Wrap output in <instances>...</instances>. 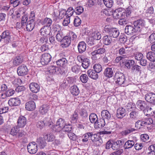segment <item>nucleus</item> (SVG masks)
<instances>
[{"label": "nucleus", "mask_w": 155, "mask_h": 155, "mask_svg": "<svg viewBox=\"0 0 155 155\" xmlns=\"http://www.w3.org/2000/svg\"><path fill=\"white\" fill-rule=\"evenodd\" d=\"M123 17L120 18L118 21V23L120 25H124L127 24L128 21L125 18Z\"/></svg>", "instance_id": "obj_55"}, {"label": "nucleus", "mask_w": 155, "mask_h": 155, "mask_svg": "<svg viewBox=\"0 0 155 155\" xmlns=\"http://www.w3.org/2000/svg\"><path fill=\"white\" fill-rule=\"evenodd\" d=\"M141 68L140 66L135 65L132 66V71L133 72H140L141 71Z\"/></svg>", "instance_id": "obj_57"}, {"label": "nucleus", "mask_w": 155, "mask_h": 155, "mask_svg": "<svg viewBox=\"0 0 155 155\" xmlns=\"http://www.w3.org/2000/svg\"><path fill=\"white\" fill-rule=\"evenodd\" d=\"M52 121L50 118L45 117L43 120H39L36 124V126L40 129L43 128L45 126H50L52 124Z\"/></svg>", "instance_id": "obj_4"}, {"label": "nucleus", "mask_w": 155, "mask_h": 155, "mask_svg": "<svg viewBox=\"0 0 155 155\" xmlns=\"http://www.w3.org/2000/svg\"><path fill=\"white\" fill-rule=\"evenodd\" d=\"M134 144L135 143L134 140H128L126 142L125 141L124 147L125 149H129L132 148Z\"/></svg>", "instance_id": "obj_35"}, {"label": "nucleus", "mask_w": 155, "mask_h": 155, "mask_svg": "<svg viewBox=\"0 0 155 155\" xmlns=\"http://www.w3.org/2000/svg\"><path fill=\"white\" fill-rule=\"evenodd\" d=\"M44 138L45 140H46L48 142L53 141L55 139V136L52 134H51L49 135L46 134L44 135Z\"/></svg>", "instance_id": "obj_41"}, {"label": "nucleus", "mask_w": 155, "mask_h": 155, "mask_svg": "<svg viewBox=\"0 0 155 155\" xmlns=\"http://www.w3.org/2000/svg\"><path fill=\"white\" fill-rule=\"evenodd\" d=\"M103 44L106 45H109L111 44L112 39L109 35H106L103 37Z\"/></svg>", "instance_id": "obj_29"}, {"label": "nucleus", "mask_w": 155, "mask_h": 155, "mask_svg": "<svg viewBox=\"0 0 155 155\" xmlns=\"http://www.w3.org/2000/svg\"><path fill=\"white\" fill-rule=\"evenodd\" d=\"M134 26L127 25L125 28V32L128 35H133L134 33L137 32Z\"/></svg>", "instance_id": "obj_11"}, {"label": "nucleus", "mask_w": 155, "mask_h": 155, "mask_svg": "<svg viewBox=\"0 0 155 155\" xmlns=\"http://www.w3.org/2000/svg\"><path fill=\"white\" fill-rule=\"evenodd\" d=\"M17 71L19 76H23L27 74L28 70L26 65L22 64L18 68Z\"/></svg>", "instance_id": "obj_9"}, {"label": "nucleus", "mask_w": 155, "mask_h": 155, "mask_svg": "<svg viewBox=\"0 0 155 155\" xmlns=\"http://www.w3.org/2000/svg\"><path fill=\"white\" fill-rule=\"evenodd\" d=\"M145 99L148 102L155 103V94L153 93L147 94L145 95Z\"/></svg>", "instance_id": "obj_17"}, {"label": "nucleus", "mask_w": 155, "mask_h": 155, "mask_svg": "<svg viewBox=\"0 0 155 155\" xmlns=\"http://www.w3.org/2000/svg\"><path fill=\"white\" fill-rule=\"evenodd\" d=\"M93 68L95 71L97 73H100L102 70L101 65L99 64H96L93 66Z\"/></svg>", "instance_id": "obj_49"}, {"label": "nucleus", "mask_w": 155, "mask_h": 155, "mask_svg": "<svg viewBox=\"0 0 155 155\" xmlns=\"http://www.w3.org/2000/svg\"><path fill=\"white\" fill-rule=\"evenodd\" d=\"M105 32L108 34L110 37L117 38L120 34L119 30L116 28H111L109 25H106L104 28Z\"/></svg>", "instance_id": "obj_1"}, {"label": "nucleus", "mask_w": 155, "mask_h": 155, "mask_svg": "<svg viewBox=\"0 0 155 155\" xmlns=\"http://www.w3.org/2000/svg\"><path fill=\"white\" fill-rule=\"evenodd\" d=\"M25 10L22 8H20L18 10L15 11V16L17 18H20L21 16H22L25 13Z\"/></svg>", "instance_id": "obj_43"}, {"label": "nucleus", "mask_w": 155, "mask_h": 155, "mask_svg": "<svg viewBox=\"0 0 155 155\" xmlns=\"http://www.w3.org/2000/svg\"><path fill=\"white\" fill-rule=\"evenodd\" d=\"M71 64L73 65L71 68V70L72 72L74 73H78L80 71L79 66L76 64H74V62H71Z\"/></svg>", "instance_id": "obj_39"}, {"label": "nucleus", "mask_w": 155, "mask_h": 155, "mask_svg": "<svg viewBox=\"0 0 155 155\" xmlns=\"http://www.w3.org/2000/svg\"><path fill=\"white\" fill-rule=\"evenodd\" d=\"M91 64L90 61L87 58H85L82 62V67L85 69H87L89 66Z\"/></svg>", "instance_id": "obj_40"}, {"label": "nucleus", "mask_w": 155, "mask_h": 155, "mask_svg": "<svg viewBox=\"0 0 155 155\" xmlns=\"http://www.w3.org/2000/svg\"><path fill=\"white\" fill-rule=\"evenodd\" d=\"M51 55L48 53H45L42 54L41 57V62L42 65H45L48 64L51 59Z\"/></svg>", "instance_id": "obj_6"}, {"label": "nucleus", "mask_w": 155, "mask_h": 155, "mask_svg": "<svg viewBox=\"0 0 155 155\" xmlns=\"http://www.w3.org/2000/svg\"><path fill=\"white\" fill-rule=\"evenodd\" d=\"M21 101L18 98H11L8 101V104L10 106H18L21 104Z\"/></svg>", "instance_id": "obj_16"}, {"label": "nucleus", "mask_w": 155, "mask_h": 155, "mask_svg": "<svg viewBox=\"0 0 155 155\" xmlns=\"http://www.w3.org/2000/svg\"><path fill=\"white\" fill-rule=\"evenodd\" d=\"M81 21V19L77 16L74 19V25L75 26L78 27L80 25Z\"/></svg>", "instance_id": "obj_58"}, {"label": "nucleus", "mask_w": 155, "mask_h": 155, "mask_svg": "<svg viewBox=\"0 0 155 155\" xmlns=\"http://www.w3.org/2000/svg\"><path fill=\"white\" fill-rule=\"evenodd\" d=\"M144 25V21L141 19H138L134 22V26L137 31H140Z\"/></svg>", "instance_id": "obj_10"}, {"label": "nucleus", "mask_w": 155, "mask_h": 155, "mask_svg": "<svg viewBox=\"0 0 155 155\" xmlns=\"http://www.w3.org/2000/svg\"><path fill=\"white\" fill-rule=\"evenodd\" d=\"M105 120L103 119H98L94 124L95 129L101 128L105 125Z\"/></svg>", "instance_id": "obj_26"}, {"label": "nucleus", "mask_w": 155, "mask_h": 155, "mask_svg": "<svg viewBox=\"0 0 155 155\" xmlns=\"http://www.w3.org/2000/svg\"><path fill=\"white\" fill-rule=\"evenodd\" d=\"M70 90L71 93L74 96H77L80 92L78 87L75 85H73L71 86L70 88Z\"/></svg>", "instance_id": "obj_33"}, {"label": "nucleus", "mask_w": 155, "mask_h": 155, "mask_svg": "<svg viewBox=\"0 0 155 155\" xmlns=\"http://www.w3.org/2000/svg\"><path fill=\"white\" fill-rule=\"evenodd\" d=\"M21 0H10V3L14 7L18 6L20 4Z\"/></svg>", "instance_id": "obj_59"}, {"label": "nucleus", "mask_w": 155, "mask_h": 155, "mask_svg": "<svg viewBox=\"0 0 155 155\" xmlns=\"http://www.w3.org/2000/svg\"><path fill=\"white\" fill-rule=\"evenodd\" d=\"M89 119L91 123L94 124L98 120L96 114L94 113H91L90 115Z\"/></svg>", "instance_id": "obj_42"}, {"label": "nucleus", "mask_w": 155, "mask_h": 155, "mask_svg": "<svg viewBox=\"0 0 155 155\" xmlns=\"http://www.w3.org/2000/svg\"><path fill=\"white\" fill-rule=\"evenodd\" d=\"M141 139L143 142H147L149 140V137L148 135L146 134H144L141 135Z\"/></svg>", "instance_id": "obj_60"}, {"label": "nucleus", "mask_w": 155, "mask_h": 155, "mask_svg": "<svg viewBox=\"0 0 155 155\" xmlns=\"http://www.w3.org/2000/svg\"><path fill=\"white\" fill-rule=\"evenodd\" d=\"M78 111L76 110L74 112V114L72 115L71 117V119L72 121H76L78 118Z\"/></svg>", "instance_id": "obj_62"}, {"label": "nucleus", "mask_w": 155, "mask_h": 155, "mask_svg": "<svg viewBox=\"0 0 155 155\" xmlns=\"http://www.w3.org/2000/svg\"><path fill=\"white\" fill-rule=\"evenodd\" d=\"M75 12L77 15H80L84 11V8L80 6L77 7L74 10Z\"/></svg>", "instance_id": "obj_63"}, {"label": "nucleus", "mask_w": 155, "mask_h": 155, "mask_svg": "<svg viewBox=\"0 0 155 155\" xmlns=\"http://www.w3.org/2000/svg\"><path fill=\"white\" fill-rule=\"evenodd\" d=\"M114 68H107L105 70L104 72V76L108 78H110L114 75Z\"/></svg>", "instance_id": "obj_25"}, {"label": "nucleus", "mask_w": 155, "mask_h": 155, "mask_svg": "<svg viewBox=\"0 0 155 155\" xmlns=\"http://www.w3.org/2000/svg\"><path fill=\"white\" fill-rule=\"evenodd\" d=\"M27 119L24 116L19 117L17 122V126L20 128H23L26 124Z\"/></svg>", "instance_id": "obj_14"}, {"label": "nucleus", "mask_w": 155, "mask_h": 155, "mask_svg": "<svg viewBox=\"0 0 155 155\" xmlns=\"http://www.w3.org/2000/svg\"><path fill=\"white\" fill-rule=\"evenodd\" d=\"M78 50L79 53L82 54L86 50V45L84 41H81L79 42L78 45Z\"/></svg>", "instance_id": "obj_23"}, {"label": "nucleus", "mask_w": 155, "mask_h": 155, "mask_svg": "<svg viewBox=\"0 0 155 155\" xmlns=\"http://www.w3.org/2000/svg\"><path fill=\"white\" fill-rule=\"evenodd\" d=\"M58 68L53 65L49 66L48 68V71L51 74H55L57 70H58Z\"/></svg>", "instance_id": "obj_44"}, {"label": "nucleus", "mask_w": 155, "mask_h": 155, "mask_svg": "<svg viewBox=\"0 0 155 155\" xmlns=\"http://www.w3.org/2000/svg\"><path fill=\"white\" fill-rule=\"evenodd\" d=\"M52 23V20L48 18H45L42 22L43 24L46 25H45V26H47L48 27L50 26Z\"/></svg>", "instance_id": "obj_50"}, {"label": "nucleus", "mask_w": 155, "mask_h": 155, "mask_svg": "<svg viewBox=\"0 0 155 155\" xmlns=\"http://www.w3.org/2000/svg\"><path fill=\"white\" fill-rule=\"evenodd\" d=\"M50 29L47 26H44L39 31L40 35L44 37H47L48 35H50Z\"/></svg>", "instance_id": "obj_19"}, {"label": "nucleus", "mask_w": 155, "mask_h": 155, "mask_svg": "<svg viewBox=\"0 0 155 155\" xmlns=\"http://www.w3.org/2000/svg\"><path fill=\"white\" fill-rule=\"evenodd\" d=\"M103 1L105 5L109 8L112 7L114 2L113 0H103Z\"/></svg>", "instance_id": "obj_51"}, {"label": "nucleus", "mask_w": 155, "mask_h": 155, "mask_svg": "<svg viewBox=\"0 0 155 155\" xmlns=\"http://www.w3.org/2000/svg\"><path fill=\"white\" fill-rule=\"evenodd\" d=\"M20 127L17 125L12 127L11 129L10 134L13 136H18V138L22 137L24 135L23 130H20Z\"/></svg>", "instance_id": "obj_3"}, {"label": "nucleus", "mask_w": 155, "mask_h": 155, "mask_svg": "<svg viewBox=\"0 0 155 155\" xmlns=\"http://www.w3.org/2000/svg\"><path fill=\"white\" fill-rule=\"evenodd\" d=\"M135 62L134 61L128 60L127 61L125 64L126 67L128 69H130L131 67L134 64Z\"/></svg>", "instance_id": "obj_56"}, {"label": "nucleus", "mask_w": 155, "mask_h": 155, "mask_svg": "<svg viewBox=\"0 0 155 155\" xmlns=\"http://www.w3.org/2000/svg\"><path fill=\"white\" fill-rule=\"evenodd\" d=\"M74 12V11L72 7H69L67 11H66V17L70 18L73 15Z\"/></svg>", "instance_id": "obj_48"}, {"label": "nucleus", "mask_w": 155, "mask_h": 155, "mask_svg": "<svg viewBox=\"0 0 155 155\" xmlns=\"http://www.w3.org/2000/svg\"><path fill=\"white\" fill-rule=\"evenodd\" d=\"M1 38L4 39L6 43H7L11 39V32L8 30H6L3 31L1 34Z\"/></svg>", "instance_id": "obj_12"}, {"label": "nucleus", "mask_w": 155, "mask_h": 155, "mask_svg": "<svg viewBox=\"0 0 155 155\" xmlns=\"http://www.w3.org/2000/svg\"><path fill=\"white\" fill-rule=\"evenodd\" d=\"M116 82L122 86H125L127 85L125 77L124 74L120 72H116L114 76Z\"/></svg>", "instance_id": "obj_2"}, {"label": "nucleus", "mask_w": 155, "mask_h": 155, "mask_svg": "<svg viewBox=\"0 0 155 155\" xmlns=\"http://www.w3.org/2000/svg\"><path fill=\"white\" fill-rule=\"evenodd\" d=\"M101 38V35L100 33L98 32H94L92 33L89 38L90 40H99Z\"/></svg>", "instance_id": "obj_36"}, {"label": "nucleus", "mask_w": 155, "mask_h": 155, "mask_svg": "<svg viewBox=\"0 0 155 155\" xmlns=\"http://www.w3.org/2000/svg\"><path fill=\"white\" fill-rule=\"evenodd\" d=\"M23 61V57L22 56L18 55L16 56L13 60V64L15 66H18L21 64Z\"/></svg>", "instance_id": "obj_30"}, {"label": "nucleus", "mask_w": 155, "mask_h": 155, "mask_svg": "<svg viewBox=\"0 0 155 155\" xmlns=\"http://www.w3.org/2000/svg\"><path fill=\"white\" fill-rule=\"evenodd\" d=\"M65 132L68 133L71 132V130L72 126L69 124H65L64 125V127L62 128Z\"/></svg>", "instance_id": "obj_54"}, {"label": "nucleus", "mask_w": 155, "mask_h": 155, "mask_svg": "<svg viewBox=\"0 0 155 155\" xmlns=\"http://www.w3.org/2000/svg\"><path fill=\"white\" fill-rule=\"evenodd\" d=\"M35 24V20L33 19H30L27 22L26 25L27 31H30L32 30L34 28Z\"/></svg>", "instance_id": "obj_28"}, {"label": "nucleus", "mask_w": 155, "mask_h": 155, "mask_svg": "<svg viewBox=\"0 0 155 155\" xmlns=\"http://www.w3.org/2000/svg\"><path fill=\"white\" fill-rule=\"evenodd\" d=\"M68 61L66 58H62L56 61L57 65L59 66L65 68L67 64Z\"/></svg>", "instance_id": "obj_21"}, {"label": "nucleus", "mask_w": 155, "mask_h": 155, "mask_svg": "<svg viewBox=\"0 0 155 155\" xmlns=\"http://www.w3.org/2000/svg\"><path fill=\"white\" fill-rule=\"evenodd\" d=\"M130 48V47L125 45L124 47H122L119 49L118 51L119 54L120 55L126 54L128 53Z\"/></svg>", "instance_id": "obj_31"}, {"label": "nucleus", "mask_w": 155, "mask_h": 155, "mask_svg": "<svg viewBox=\"0 0 155 155\" xmlns=\"http://www.w3.org/2000/svg\"><path fill=\"white\" fill-rule=\"evenodd\" d=\"M149 41L151 44L155 43V33H153L150 35L149 38Z\"/></svg>", "instance_id": "obj_64"}, {"label": "nucleus", "mask_w": 155, "mask_h": 155, "mask_svg": "<svg viewBox=\"0 0 155 155\" xmlns=\"http://www.w3.org/2000/svg\"><path fill=\"white\" fill-rule=\"evenodd\" d=\"M123 10L121 8H118L113 12V15L114 18L117 19L124 17L125 13L123 12Z\"/></svg>", "instance_id": "obj_7"}, {"label": "nucleus", "mask_w": 155, "mask_h": 155, "mask_svg": "<svg viewBox=\"0 0 155 155\" xmlns=\"http://www.w3.org/2000/svg\"><path fill=\"white\" fill-rule=\"evenodd\" d=\"M61 42V46L62 48H65L68 47L71 43V40L68 36H66L64 37Z\"/></svg>", "instance_id": "obj_13"}, {"label": "nucleus", "mask_w": 155, "mask_h": 155, "mask_svg": "<svg viewBox=\"0 0 155 155\" xmlns=\"http://www.w3.org/2000/svg\"><path fill=\"white\" fill-rule=\"evenodd\" d=\"M63 38L62 32L61 31H58L56 36V40L58 41L61 42Z\"/></svg>", "instance_id": "obj_53"}, {"label": "nucleus", "mask_w": 155, "mask_h": 155, "mask_svg": "<svg viewBox=\"0 0 155 155\" xmlns=\"http://www.w3.org/2000/svg\"><path fill=\"white\" fill-rule=\"evenodd\" d=\"M136 129L131 127H128L125 130L122 132V134L123 136H126L133 132L135 131Z\"/></svg>", "instance_id": "obj_37"}, {"label": "nucleus", "mask_w": 155, "mask_h": 155, "mask_svg": "<svg viewBox=\"0 0 155 155\" xmlns=\"http://www.w3.org/2000/svg\"><path fill=\"white\" fill-rule=\"evenodd\" d=\"M36 107L35 102L33 101H30L26 103L25 108L28 110L32 111L34 110Z\"/></svg>", "instance_id": "obj_22"}, {"label": "nucleus", "mask_w": 155, "mask_h": 155, "mask_svg": "<svg viewBox=\"0 0 155 155\" xmlns=\"http://www.w3.org/2000/svg\"><path fill=\"white\" fill-rule=\"evenodd\" d=\"M45 140L43 139L42 137H39L37 138L36 140V143L38 145L39 147L41 148H43L46 145V143L45 141Z\"/></svg>", "instance_id": "obj_27"}, {"label": "nucleus", "mask_w": 155, "mask_h": 155, "mask_svg": "<svg viewBox=\"0 0 155 155\" xmlns=\"http://www.w3.org/2000/svg\"><path fill=\"white\" fill-rule=\"evenodd\" d=\"M27 150L28 152L31 154H35L38 151V147L37 144L35 142L29 143L27 146Z\"/></svg>", "instance_id": "obj_8"}, {"label": "nucleus", "mask_w": 155, "mask_h": 155, "mask_svg": "<svg viewBox=\"0 0 155 155\" xmlns=\"http://www.w3.org/2000/svg\"><path fill=\"white\" fill-rule=\"evenodd\" d=\"M97 73L94 70L91 69L88 70L87 71L88 76L94 80H96L98 78V75Z\"/></svg>", "instance_id": "obj_24"}, {"label": "nucleus", "mask_w": 155, "mask_h": 155, "mask_svg": "<svg viewBox=\"0 0 155 155\" xmlns=\"http://www.w3.org/2000/svg\"><path fill=\"white\" fill-rule=\"evenodd\" d=\"M64 124H65V123L64 119L60 118L58 119L57 121L56 126H58L59 127L62 129L63 127H64Z\"/></svg>", "instance_id": "obj_45"}, {"label": "nucleus", "mask_w": 155, "mask_h": 155, "mask_svg": "<svg viewBox=\"0 0 155 155\" xmlns=\"http://www.w3.org/2000/svg\"><path fill=\"white\" fill-rule=\"evenodd\" d=\"M101 119L108 120L111 117L109 111L106 110H103L101 112Z\"/></svg>", "instance_id": "obj_32"}, {"label": "nucleus", "mask_w": 155, "mask_h": 155, "mask_svg": "<svg viewBox=\"0 0 155 155\" xmlns=\"http://www.w3.org/2000/svg\"><path fill=\"white\" fill-rule=\"evenodd\" d=\"M29 87L31 91L34 93H37L40 90V86L36 83H31L29 85Z\"/></svg>", "instance_id": "obj_18"}, {"label": "nucleus", "mask_w": 155, "mask_h": 155, "mask_svg": "<svg viewBox=\"0 0 155 155\" xmlns=\"http://www.w3.org/2000/svg\"><path fill=\"white\" fill-rule=\"evenodd\" d=\"M154 108H155V105H153L152 106V107H149L147 108V113L146 114V115H149L150 116H152L155 114V110H154Z\"/></svg>", "instance_id": "obj_38"}, {"label": "nucleus", "mask_w": 155, "mask_h": 155, "mask_svg": "<svg viewBox=\"0 0 155 155\" xmlns=\"http://www.w3.org/2000/svg\"><path fill=\"white\" fill-rule=\"evenodd\" d=\"M136 105L138 108L143 111L149 108L146 102L142 100L138 101L136 103Z\"/></svg>", "instance_id": "obj_15"}, {"label": "nucleus", "mask_w": 155, "mask_h": 155, "mask_svg": "<svg viewBox=\"0 0 155 155\" xmlns=\"http://www.w3.org/2000/svg\"><path fill=\"white\" fill-rule=\"evenodd\" d=\"M80 80L82 82L85 83L87 82L88 78L87 74H84L81 75L80 77Z\"/></svg>", "instance_id": "obj_52"}, {"label": "nucleus", "mask_w": 155, "mask_h": 155, "mask_svg": "<svg viewBox=\"0 0 155 155\" xmlns=\"http://www.w3.org/2000/svg\"><path fill=\"white\" fill-rule=\"evenodd\" d=\"M97 44L93 47V48L95 50L91 52V54L93 57L92 58H93V57H94L96 54H104L106 51V50L104 48V46H103L102 48H101V45Z\"/></svg>", "instance_id": "obj_5"}, {"label": "nucleus", "mask_w": 155, "mask_h": 155, "mask_svg": "<svg viewBox=\"0 0 155 155\" xmlns=\"http://www.w3.org/2000/svg\"><path fill=\"white\" fill-rule=\"evenodd\" d=\"M126 114V110L123 107H119L117 110L116 116L119 119H122L124 117Z\"/></svg>", "instance_id": "obj_20"}, {"label": "nucleus", "mask_w": 155, "mask_h": 155, "mask_svg": "<svg viewBox=\"0 0 155 155\" xmlns=\"http://www.w3.org/2000/svg\"><path fill=\"white\" fill-rule=\"evenodd\" d=\"M135 127L138 129H140L145 127L144 120H138L135 124Z\"/></svg>", "instance_id": "obj_47"}, {"label": "nucleus", "mask_w": 155, "mask_h": 155, "mask_svg": "<svg viewBox=\"0 0 155 155\" xmlns=\"http://www.w3.org/2000/svg\"><path fill=\"white\" fill-rule=\"evenodd\" d=\"M135 105L132 103H128L126 106V108L128 111H131L134 108Z\"/></svg>", "instance_id": "obj_61"}, {"label": "nucleus", "mask_w": 155, "mask_h": 155, "mask_svg": "<svg viewBox=\"0 0 155 155\" xmlns=\"http://www.w3.org/2000/svg\"><path fill=\"white\" fill-rule=\"evenodd\" d=\"M147 59L150 61H153L155 58V54L152 51H149L147 53Z\"/></svg>", "instance_id": "obj_46"}, {"label": "nucleus", "mask_w": 155, "mask_h": 155, "mask_svg": "<svg viewBox=\"0 0 155 155\" xmlns=\"http://www.w3.org/2000/svg\"><path fill=\"white\" fill-rule=\"evenodd\" d=\"M49 108L50 107L49 105L44 104L40 107L39 111L42 114H45L48 112Z\"/></svg>", "instance_id": "obj_34"}]
</instances>
